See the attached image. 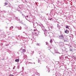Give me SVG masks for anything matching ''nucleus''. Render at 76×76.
Here are the masks:
<instances>
[{
	"label": "nucleus",
	"mask_w": 76,
	"mask_h": 76,
	"mask_svg": "<svg viewBox=\"0 0 76 76\" xmlns=\"http://www.w3.org/2000/svg\"><path fill=\"white\" fill-rule=\"evenodd\" d=\"M32 23H33V27L34 28H36L38 26V24L37 23H35L32 22Z\"/></svg>",
	"instance_id": "obj_1"
},
{
	"label": "nucleus",
	"mask_w": 76,
	"mask_h": 76,
	"mask_svg": "<svg viewBox=\"0 0 76 76\" xmlns=\"http://www.w3.org/2000/svg\"><path fill=\"white\" fill-rule=\"evenodd\" d=\"M59 38L60 39H62V40H64V41H65L64 39V36L61 35V36H58Z\"/></svg>",
	"instance_id": "obj_2"
},
{
	"label": "nucleus",
	"mask_w": 76,
	"mask_h": 76,
	"mask_svg": "<svg viewBox=\"0 0 76 76\" xmlns=\"http://www.w3.org/2000/svg\"><path fill=\"white\" fill-rule=\"evenodd\" d=\"M39 24L38 25L40 26H41V28H42L43 31H44V30L45 28H44V26H43V25H42L41 23H39Z\"/></svg>",
	"instance_id": "obj_3"
},
{
	"label": "nucleus",
	"mask_w": 76,
	"mask_h": 76,
	"mask_svg": "<svg viewBox=\"0 0 76 76\" xmlns=\"http://www.w3.org/2000/svg\"><path fill=\"white\" fill-rule=\"evenodd\" d=\"M43 31H44V34L45 37H46V36H47V35L48 34V32L47 31V30L44 29Z\"/></svg>",
	"instance_id": "obj_4"
},
{
	"label": "nucleus",
	"mask_w": 76,
	"mask_h": 76,
	"mask_svg": "<svg viewBox=\"0 0 76 76\" xmlns=\"http://www.w3.org/2000/svg\"><path fill=\"white\" fill-rule=\"evenodd\" d=\"M20 14H21L22 15V16H23V18H24L25 17V18L26 19V20H28V19H27L26 18V16H25V15H23V14L22 13V12H20Z\"/></svg>",
	"instance_id": "obj_5"
},
{
	"label": "nucleus",
	"mask_w": 76,
	"mask_h": 76,
	"mask_svg": "<svg viewBox=\"0 0 76 76\" xmlns=\"http://www.w3.org/2000/svg\"><path fill=\"white\" fill-rule=\"evenodd\" d=\"M59 73H58V74H56L55 75H53V76H59Z\"/></svg>",
	"instance_id": "obj_6"
},
{
	"label": "nucleus",
	"mask_w": 76,
	"mask_h": 76,
	"mask_svg": "<svg viewBox=\"0 0 76 76\" xmlns=\"http://www.w3.org/2000/svg\"><path fill=\"white\" fill-rule=\"evenodd\" d=\"M20 23H21V24H22L23 25H25V24L22 21H20Z\"/></svg>",
	"instance_id": "obj_7"
},
{
	"label": "nucleus",
	"mask_w": 76,
	"mask_h": 76,
	"mask_svg": "<svg viewBox=\"0 0 76 76\" xmlns=\"http://www.w3.org/2000/svg\"><path fill=\"white\" fill-rule=\"evenodd\" d=\"M65 33H66V34H69V31L67 30H66L65 31Z\"/></svg>",
	"instance_id": "obj_8"
},
{
	"label": "nucleus",
	"mask_w": 76,
	"mask_h": 76,
	"mask_svg": "<svg viewBox=\"0 0 76 76\" xmlns=\"http://www.w3.org/2000/svg\"><path fill=\"white\" fill-rule=\"evenodd\" d=\"M19 59H17L15 60V61H16V62H19Z\"/></svg>",
	"instance_id": "obj_9"
},
{
	"label": "nucleus",
	"mask_w": 76,
	"mask_h": 76,
	"mask_svg": "<svg viewBox=\"0 0 76 76\" xmlns=\"http://www.w3.org/2000/svg\"><path fill=\"white\" fill-rule=\"evenodd\" d=\"M22 51L23 53H25V52H26V50L25 49H23Z\"/></svg>",
	"instance_id": "obj_10"
},
{
	"label": "nucleus",
	"mask_w": 76,
	"mask_h": 76,
	"mask_svg": "<svg viewBox=\"0 0 76 76\" xmlns=\"http://www.w3.org/2000/svg\"><path fill=\"white\" fill-rule=\"evenodd\" d=\"M23 58H24V59H25V58H27V56L26 55H25L24 56Z\"/></svg>",
	"instance_id": "obj_11"
},
{
	"label": "nucleus",
	"mask_w": 76,
	"mask_h": 76,
	"mask_svg": "<svg viewBox=\"0 0 76 76\" xmlns=\"http://www.w3.org/2000/svg\"><path fill=\"white\" fill-rule=\"evenodd\" d=\"M54 53H58L59 54H61L62 53H59V52H57L56 51V50H55V52H54Z\"/></svg>",
	"instance_id": "obj_12"
},
{
	"label": "nucleus",
	"mask_w": 76,
	"mask_h": 76,
	"mask_svg": "<svg viewBox=\"0 0 76 76\" xmlns=\"http://www.w3.org/2000/svg\"><path fill=\"white\" fill-rule=\"evenodd\" d=\"M51 47H50V46H48V50H50V49H51Z\"/></svg>",
	"instance_id": "obj_13"
},
{
	"label": "nucleus",
	"mask_w": 76,
	"mask_h": 76,
	"mask_svg": "<svg viewBox=\"0 0 76 76\" xmlns=\"http://www.w3.org/2000/svg\"><path fill=\"white\" fill-rule=\"evenodd\" d=\"M22 70L21 72H23L24 70V67H23L22 68Z\"/></svg>",
	"instance_id": "obj_14"
},
{
	"label": "nucleus",
	"mask_w": 76,
	"mask_h": 76,
	"mask_svg": "<svg viewBox=\"0 0 76 76\" xmlns=\"http://www.w3.org/2000/svg\"><path fill=\"white\" fill-rule=\"evenodd\" d=\"M37 45H38V46H40V45H41V44L37 43Z\"/></svg>",
	"instance_id": "obj_15"
},
{
	"label": "nucleus",
	"mask_w": 76,
	"mask_h": 76,
	"mask_svg": "<svg viewBox=\"0 0 76 76\" xmlns=\"http://www.w3.org/2000/svg\"><path fill=\"white\" fill-rule=\"evenodd\" d=\"M46 24L47 25H49V23L48 21L46 22Z\"/></svg>",
	"instance_id": "obj_16"
},
{
	"label": "nucleus",
	"mask_w": 76,
	"mask_h": 76,
	"mask_svg": "<svg viewBox=\"0 0 76 76\" xmlns=\"http://www.w3.org/2000/svg\"><path fill=\"white\" fill-rule=\"evenodd\" d=\"M31 40H32V41H34V40H35V38L34 37H33L31 38Z\"/></svg>",
	"instance_id": "obj_17"
},
{
	"label": "nucleus",
	"mask_w": 76,
	"mask_h": 76,
	"mask_svg": "<svg viewBox=\"0 0 76 76\" xmlns=\"http://www.w3.org/2000/svg\"><path fill=\"white\" fill-rule=\"evenodd\" d=\"M66 28L67 29H69V26L67 25L66 26Z\"/></svg>",
	"instance_id": "obj_18"
},
{
	"label": "nucleus",
	"mask_w": 76,
	"mask_h": 76,
	"mask_svg": "<svg viewBox=\"0 0 76 76\" xmlns=\"http://www.w3.org/2000/svg\"><path fill=\"white\" fill-rule=\"evenodd\" d=\"M31 54L32 55V54H34V51H31Z\"/></svg>",
	"instance_id": "obj_19"
},
{
	"label": "nucleus",
	"mask_w": 76,
	"mask_h": 76,
	"mask_svg": "<svg viewBox=\"0 0 76 76\" xmlns=\"http://www.w3.org/2000/svg\"><path fill=\"white\" fill-rule=\"evenodd\" d=\"M57 27L58 29H60V26H57Z\"/></svg>",
	"instance_id": "obj_20"
},
{
	"label": "nucleus",
	"mask_w": 76,
	"mask_h": 76,
	"mask_svg": "<svg viewBox=\"0 0 76 76\" xmlns=\"http://www.w3.org/2000/svg\"><path fill=\"white\" fill-rule=\"evenodd\" d=\"M50 42L51 43H52V42H53V40H52V39L50 40Z\"/></svg>",
	"instance_id": "obj_21"
},
{
	"label": "nucleus",
	"mask_w": 76,
	"mask_h": 76,
	"mask_svg": "<svg viewBox=\"0 0 76 76\" xmlns=\"http://www.w3.org/2000/svg\"><path fill=\"white\" fill-rule=\"evenodd\" d=\"M50 28L51 29H53V28H54V27H53V26H50Z\"/></svg>",
	"instance_id": "obj_22"
},
{
	"label": "nucleus",
	"mask_w": 76,
	"mask_h": 76,
	"mask_svg": "<svg viewBox=\"0 0 76 76\" xmlns=\"http://www.w3.org/2000/svg\"><path fill=\"white\" fill-rule=\"evenodd\" d=\"M40 62H41V61H40V60H39V59H38V63H40Z\"/></svg>",
	"instance_id": "obj_23"
},
{
	"label": "nucleus",
	"mask_w": 76,
	"mask_h": 76,
	"mask_svg": "<svg viewBox=\"0 0 76 76\" xmlns=\"http://www.w3.org/2000/svg\"><path fill=\"white\" fill-rule=\"evenodd\" d=\"M46 45H48V43L47 42H46Z\"/></svg>",
	"instance_id": "obj_24"
},
{
	"label": "nucleus",
	"mask_w": 76,
	"mask_h": 76,
	"mask_svg": "<svg viewBox=\"0 0 76 76\" xmlns=\"http://www.w3.org/2000/svg\"><path fill=\"white\" fill-rule=\"evenodd\" d=\"M34 33L35 34H36V35H38V33L36 32H35Z\"/></svg>",
	"instance_id": "obj_25"
},
{
	"label": "nucleus",
	"mask_w": 76,
	"mask_h": 76,
	"mask_svg": "<svg viewBox=\"0 0 76 76\" xmlns=\"http://www.w3.org/2000/svg\"><path fill=\"white\" fill-rule=\"evenodd\" d=\"M28 64L29 63H30V64H32V63L31 62H28Z\"/></svg>",
	"instance_id": "obj_26"
},
{
	"label": "nucleus",
	"mask_w": 76,
	"mask_h": 76,
	"mask_svg": "<svg viewBox=\"0 0 76 76\" xmlns=\"http://www.w3.org/2000/svg\"><path fill=\"white\" fill-rule=\"evenodd\" d=\"M5 5H7V3H6V2L5 3Z\"/></svg>",
	"instance_id": "obj_27"
},
{
	"label": "nucleus",
	"mask_w": 76,
	"mask_h": 76,
	"mask_svg": "<svg viewBox=\"0 0 76 76\" xmlns=\"http://www.w3.org/2000/svg\"><path fill=\"white\" fill-rule=\"evenodd\" d=\"M61 57H59V59H61Z\"/></svg>",
	"instance_id": "obj_28"
},
{
	"label": "nucleus",
	"mask_w": 76,
	"mask_h": 76,
	"mask_svg": "<svg viewBox=\"0 0 76 76\" xmlns=\"http://www.w3.org/2000/svg\"><path fill=\"white\" fill-rule=\"evenodd\" d=\"M9 76H13V75H10Z\"/></svg>",
	"instance_id": "obj_29"
},
{
	"label": "nucleus",
	"mask_w": 76,
	"mask_h": 76,
	"mask_svg": "<svg viewBox=\"0 0 76 76\" xmlns=\"http://www.w3.org/2000/svg\"><path fill=\"white\" fill-rule=\"evenodd\" d=\"M20 29H20V30H21V28H22V27H21V26H20Z\"/></svg>",
	"instance_id": "obj_30"
},
{
	"label": "nucleus",
	"mask_w": 76,
	"mask_h": 76,
	"mask_svg": "<svg viewBox=\"0 0 76 76\" xmlns=\"http://www.w3.org/2000/svg\"><path fill=\"white\" fill-rule=\"evenodd\" d=\"M48 20H51V18L48 19Z\"/></svg>",
	"instance_id": "obj_31"
},
{
	"label": "nucleus",
	"mask_w": 76,
	"mask_h": 76,
	"mask_svg": "<svg viewBox=\"0 0 76 76\" xmlns=\"http://www.w3.org/2000/svg\"><path fill=\"white\" fill-rule=\"evenodd\" d=\"M34 31H36V29H34Z\"/></svg>",
	"instance_id": "obj_32"
},
{
	"label": "nucleus",
	"mask_w": 76,
	"mask_h": 76,
	"mask_svg": "<svg viewBox=\"0 0 76 76\" xmlns=\"http://www.w3.org/2000/svg\"><path fill=\"white\" fill-rule=\"evenodd\" d=\"M26 17H27V18H28V15L26 16Z\"/></svg>",
	"instance_id": "obj_33"
},
{
	"label": "nucleus",
	"mask_w": 76,
	"mask_h": 76,
	"mask_svg": "<svg viewBox=\"0 0 76 76\" xmlns=\"http://www.w3.org/2000/svg\"><path fill=\"white\" fill-rule=\"evenodd\" d=\"M65 58H67V57H65Z\"/></svg>",
	"instance_id": "obj_34"
},
{
	"label": "nucleus",
	"mask_w": 76,
	"mask_h": 76,
	"mask_svg": "<svg viewBox=\"0 0 76 76\" xmlns=\"http://www.w3.org/2000/svg\"><path fill=\"white\" fill-rule=\"evenodd\" d=\"M57 23H59V22L57 21Z\"/></svg>",
	"instance_id": "obj_35"
},
{
	"label": "nucleus",
	"mask_w": 76,
	"mask_h": 76,
	"mask_svg": "<svg viewBox=\"0 0 76 76\" xmlns=\"http://www.w3.org/2000/svg\"><path fill=\"white\" fill-rule=\"evenodd\" d=\"M53 11V9L51 10V12H52V11Z\"/></svg>",
	"instance_id": "obj_36"
},
{
	"label": "nucleus",
	"mask_w": 76,
	"mask_h": 76,
	"mask_svg": "<svg viewBox=\"0 0 76 76\" xmlns=\"http://www.w3.org/2000/svg\"><path fill=\"white\" fill-rule=\"evenodd\" d=\"M38 76H39V74H38Z\"/></svg>",
	"instance_id": "obj_37"
},
{
	"label": "nucleus",
	"mask_w": 76,
	"mask_h": 76,
	"mask_svg": "<svg viewBox=\"0 0 76 76\" xmlns=\"http://www.w3.org/2000/svg\"><path fill=\"white\" fill-rule=\"evenodd\" d=\"M57 26H58V24H57Z\"/></svg>",
	"instance_id": "obj_38"
},
{
	"label": "nucleus",
	"mask_w": 76,
	"mask_h": 76,
	"mask_svg": "<svg viewBox=\"0 0 76 76\" xmlns=\"http://www.w3.org/2000/svg\"><path fill=\"white\" fill-rule=\"evenodd\" d=\"M32 76H34V75H33Z\"/></svg>",
	"instance_id": "obj_39"
},
{
	"label": "nucleus",
	"mask_w": 76,
	"mask_h": 76,
	"mask_svg": "<svg viewBox=\"0 0 76 76\" xmlns=\"http://www.w3.org/2000/svg\"><path fill=\"white\" fill-rule=\"evenodd\" d=\"M25 0V1H26V0Z\"/></svg>",
	"instance_id": "obj_40"
},
{
	"label": "nucleus",
	"mask_w": 76,
	"mask_h": 76,
	"mask_svg": "<svg viewBox=\"0 0 76 76\" xmlns=\"http://www.w3.org/2000/svg\"><path fill=\"white\" fill-rule=\"evenodd\" d=\"M53 53V55H54V53Z\"/></svg>",
	"instance_id": "obj_41"
},
{
	"label": "nucleus",
	"mask_w": 76,
	"mask_h": 76,
	"mask_svg": "<svg viewBox=\"0 0 76 76\" xmlns=\"http://www.w3.org/2000/svg\"><path fill=\"white\" fill-rule=\"evenodd\" d=\"M23 33H25V32H23Z\"/></svg>",
	"instance_id": "obj_42"
},
{
	"label": "nucleus",
	"mask_w": 76,
	"mask_h": 76,
	"mask_svg": "<svg viewBox=\"0 0 76 76\" xmlns=\"http://www.w3.org/2000/svg\"><path fill=\"white\" fill-rule=\"evenodd\" d=\"M50 52H51V53H52V52H51V51H50Z\"/></svg>",
	"instance_id": "obj_43"
},
{
	"label": "nucleus",
	"mask_w": 76,
	"mask_h": 76,
	"mask_svg": "<svg viewBox=\"0 0 76 76\" xmlns=\"http://www.w3.org/2000/svg\"><path fill=\"white\" fill-rule=\"evenodd\" d=\"M34 64H35V62H34Z\"/></svg>",
	"instance_id": "obj_44"
},
{
	"label": "nucleus",
	"mask_w": 76,
	"mask_h": 76,
	"mask_svg": "<svg viewBox=\"0 0 76 76\" xmlns=\"http://www.w3.org/2000/svg\"><path fill=\"white\" fill-rule=\"evenodd\" d=\"M20 9H21V8H20Z\"/></svg>",
	"instance_id": "obj_45"
},
{
	"label": "nucleus",
	"mask_w": 76,
	"mask_h": 76,
	"mask_svg": "<svg viewBox=\"0 0 76 76\" xmlns=\"http://www.w3.org/2000/svg\"><path fill=\"white\" fill-rule=\"evenodd\" d=\"M13 69H14V68H13Z\"/></svg>",
	"instance_id": "obj_46"
},
{
	"label": "nucleus",
	"mask_w": 76,
	"mask_h": 76,
	"mask_svg": "<svg viewBox=\"0 0 76 76\" xmlns=\"http://www.w3.org/2000/svg\"><path fill=\"white\" fill-rule=\"evenodd\" d=\"M13 69H14V68H13Z\"/></svg>",
	"instance_id": "obj_47"
},
{
	"label": "nucleus",
	"mask_w": 76,
	"mask_h": 76,
	"mask_svg": "<svg viewBox=\"0 0 76 76\" xmlns=\"http://www.w3.org/2000/svg\"><path fill=\"white\" fill-rule=\"evenodd\" d=\"M22 63V61L20 62V63Z\"/></svg>",
	"instance_id": "obj_48"
},
{
	"label": "nucleus",
	"mask_w": 76,
	"mask_h": 76,
	"mask_svg": "<svg viewBox=\"0 0 76 76\" xmlns=\"http://www.w3.org/2000/svg\"><path fill=\"white\" fill-rule=\"evenodd\" d=\"M48 72H49V71Z\"/></svg>",
	"instance_id": "obj_49"
},
{
	"label": "nucleus",
	"mask_w": 76,
	"mask_h": 76,
	"mask_svg": "<svg viewBox=\"0 0 76 76\" xmlns=\"http://www.w3.org/2000/svg\"><path fill=\"white\" fill-rule=\"evenodd\" d=\"M55 22L56 23V22Z\"/></svg>",
	"instance_id": "obj_50"
}]
</instances>
